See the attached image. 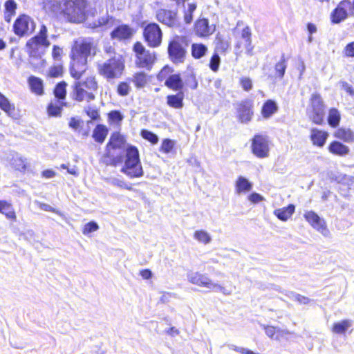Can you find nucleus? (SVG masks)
I'll use <instances>...</instances> for the list:
<instances>
[{
	"instance_id": "obj_26",
	"label": "nucleus",
	"mask_w": 354,
	"mask_h": 354,
	"mask_svg": "<svg viewBox=\"0 0 354 354\" xmlns=\"http://www.w3.org/2000/svg\"><path fill=\"white\" fill-rule=\"evenodd\" d=\"M28 83L32 93L38 95L44 94V84L41 79L30 76L28 80Z\"/></svg>"
},
{
	"instance_id": "obj_51",
	"label": "nucleus",
	"mask_w": 354,
	"mask_h": 354,
	"mask_svg": "<svg viewBox=\"0 0 354 354\" xmlns=\"http://www.w3.org/2000/svg\"><path fill=\"white\" fill-rule=\"evenodd\" d=\"M221 63L220 57L217 53H215L212 55L209 62V67L214 71L216 72L218 70L219 66Z\"/></svg>"
},
{
	"instance_id": "obj_5",
	"label": "nucleus",
	"mask_w": 354,
	"mask_h": 354,
	"mask_svg": "<svg viewBox=\"0 0 354 354\" xmlns=\"http://www.w3.org/2000/svg\"><path fill=\"white\" fill-rule=\"evenodd\" d=\"M188 46L189 40L187 37L179 35L174 37L169 42L167 48L170 60L174 64L184 62Z\"/></svg>"
},
{
	"instance_id": "obj_57",
	"label": "nucleus",
	"mask_w": 354,
	"mask_h": 354,
	"mask_svg": "<svg viewBox=\"0 0 354 354\" xmlns=\"http://www.w3.org/2000/svg\"><path fill=\"white\" fill-rule=\"evenodd\" d=\"M62 66L60 65L51 67L48 71L49 76H50L52 77H57L60 76L62 75Z\"/></svg>"
},
{
	"instance_id": "obj_31",
	"label": "nucleus",
	"mask_w": 354,
	"mask_h": 354,
	"mask_svg": "<svg viewBox=\"0 0 354 354\" xmlns=\"http://www.w3.org/2000/svg\"><path fill=\"white\" fill-rule=\"evenodd\" d=\"M335 136L344 142H351L354 141V133L349 129H338L335 133Z\"/></svg>"
},
{
	"instance_id": "obj_38",
	"label": "nucleus",
	"mask_w": 354,
	"mask_h": 354,
	"mask_svg": "<svg viewBox=\"0 0 354 354\" xmlns=\"http://www.w3.org/2000/svg\"><path fill=\"white\" fill-rule=\"evenodd\" d=\"M286 67V59L285 57V55L283 54L281 55V60L274 66V69L277 77L282 78L284 76Z\"/></svg>"
},
{
	"instance_id": "obj_64",
	"label": "nucleus",
	"mask_w": 354,
	"mask_h": 354,
	"mask_svg": "<svg viewBox=\"0 0 354 354\" xmlns=\"http://www.w3.org/2000/svg\"><path fill=\"white\" fill-rule=\"evenodd\" d=\"M342 88L346 91L349 95L354 96V88L352 86L346 82H342Z\"/></svg>"
},
{
	"instance_id": "obj_60",
	"label": "nucleus",
	"mask_w": 354,
	"mask_h": 354,
	"mask_svg": "<svg viewBox=\"0 0 354 354\" xmlns=\"http://www.w3.org/2000/svg\"><path fill=\"white\" fill-rule=\"evenodd\" d=\"M185 84L192 89H196L198 86V82L196 80L195 77L193 75L189 76L187 77V79L185 80Z\"/></svg>"
},
{
	"instance_id": "obj_49",
	"label": "nucleus",
	"mask_w": 354,
	"mask_h": 354,
	"mask_svg": "<svg viewBox=\"0 0 354 354\" xmlns=\"http://www.w3.org/2000/svg\"><path fill=\"white\" fill-rule=\"evenodd\" d=\"M141 135L143 138L149 140L152 144H156L158 142V136L148 130H142Z\"/></svg>"
},
{
	"instance_id": "obj_55",
	"label": "nucleus",
	"mask_w": 354,
	"mask_h": 354,
	"mask_svg": "<svg viewBox=\"0 0 354 354\" xmlns=\"http://www.w3.org/2000/svg\"><path fill=\"white\" fill-rule=\"evenodd\" d=\"M122 143V139L120 138L118 135H113L111 136V140L108 144V146H111L112 148H120Z\"/></svg>"
},
{
	"instance_id": "obj_41",
	"label": "nucleus",
	"mask_w": 354,
	"mask_h": 354,
	"mask_svg": "<svg viewBox=\"0 0 354 354\" xmlns=\"http://www.w3.org/2000/svg\"><path fill=\"white\" fill-rule=\"evenodd\" d=\"M132 82L137 87H143L147 82L146 74L142 72L136 73L133 77Z\"/></svg>"
},
{
	"instance_id": "obj_54",
	"label": "nucleus",
	"mask_w": 354,
	"mask_h": 354,
	"mask_svg": "<svg viewBox=\"0 0 354 354\" xmlns=\"http://www.w3.org/2000/svg\"><path fill=\"white\" fill-rule=\"evenodd\" d=\"M240 84L243 90L245 91H249L252 88V82L249 77H241L240 80Z\"/></svg>"
},
{
	"instance_id": "obj_47",
	"label": "nucleus",
	"mask_w": 354,
	"mask_h": 354,
	"mask_svg": "<svg viewBox=\"0 0 354 354\" xmlns=\"http://www.w3.org/2000/svg\"><path fill=\"white\" fill-rule=\"evenodd\" d=\"M12 165L16 170L19 171H23L26 168L24 160L19 156L13 158Z\"/></svg>"
},
{
	"instance_id": "obj_19",
	"label": "nucleus",
	"mask_w": 354,
	"mask_h": 354,
	"mask_svg": "<svg viewBox=\"0 0 354 354\" xmlns=\"http://www.w3.org/2000/svg\"><path fill=\"white\" fill-rule=\"evenodd\" d=\"M115 24V19L108 15H105L100 17L97 21H95L88 24V27L91 28H101L102 29H108L113 27Z\"/></svg>"
},
{
	"instance_id": "obj_42",
	"label": "nucleus",
	"mask_w": 354,
	"mask_h": 354,
	"mask_svg": "<svg viewBox=\"0 0 354 354\" xmlns=\"http://www.w3.org/2000/svg\"><path fill=\"white\" fill-rule=\"evenodd\" d=\"M196 9V5L195 3H188L187 8L185 10L184 21L186 24H190L193 20V12Z\"/></svg>"
},
{
	"instance_id": "obj_27",
	"label": "nucleus",
	"mask_w": 354,
	"mask_h": 354,
	"mask_svg": "<svg viewBox=\"0 0 354 354\" xmlns=\"http://www.w3.org/2000/svg\"><path fill=\"white\" fill-rule=\"evenodd\" d=\"M165 85L169 88L179 91L183 87V81L179 75H171L165 81Z\"/></svg>"
},
{
	"instance_id": "obj_63",
	"label": "nucleus",
	"mask_w": 354,
	"mask_h": 354,
	"mask_svg": "<svg viewBox=\"0 0 354 354\" xmlns=\"http://www.w3.org/2000/svg\"><path fill=\"white\" fill-rule=\"evenodd\" d=\"M292 295V297L294 298V299H295L296 301H297L300 304H308L309 302V299L304 297V296H301L300 295H298V294H295V293H291Z\"/></svg>"
},
{
	"instance_id": "obj_8",
	"label": "nucleus",
	"mask_w": 354,
	"mask_h": 354,
	"mask_svg": "<svg viewBox=\"0 0 354 354\" xmlns=\"http://www.w3.org/2000/svg\"><path fill=\"white\" fill-rule=\"evenodd\" d=\"M143 36L149 47L157 48L162 44V32L156 23L152 22L147 24L143 30Z\"/></svg>"
},
{
	"instance_id": "obj_32",
	"label": "nucleus",
	"mask_w": 354,
	"mask_h": 354,
	"mask_svg": "<svg viewBox=\"0 0 354 354\" xmlns=\"http://www.w3.org/2000/svg\"><path fill=\"white\" fill-rule=\"evenodd\" d=\"M65 104L63 101L54 100L48 106V113L52 116H59L61 115L62 106Z\"/></svg>"
},
{
	"instance_id": "obj_36",
	"label": "nucleus",
	"mask_w": 354,
	"mask_h": 354,
	"mask_svg": "<svg viewBox=\"0 0 354 354\" xmlns=\"http://www.w3.org/2000/svg\"><path fill=\"white\" fill-rule=\"evenodd\" d=\"M207 51V48L202 44H193L192 46V55L194 58L199 59L203 57Z\"/></svg>"
},
{
	"instance_id": "obj_50",
	"label": "nucleus",
	"mask_w": 354,
	"mask_h": 354,
	"mask_svg": "<svg viewBox=\"0 0 354 354\" xmlns=\"http://www.w3.org/2000/svg\"><path fill=\"white\" fill-rule=\"evenodd\" d=\"M108 183L113 186H116V187H121V188H124L128 190L132 189L131 187L129 186L124 181H123L119 178H111L109 180Z\"/></svg>"
},
{
	"instance_id": "obj_15",
	"label": "nucleus",
	"mask_w": 354,
	"mask_h": 354,
	"mask_svg": "<svg viewBox=\"0 0 354 354\" xmlns=\"http://www.w3.org/2000/svg\"><path fill=\"white\" fill-rule=\"evenodd\" d=\"M215 31V26L209 25L207 19H201L196 21L194 26V32L201 37H206Z\"/></svg>"
},
{
	"instance_id": "obj_1",
	"label": "nucleus",
	"mask_w": 354,
	"mask_h": 354,
	"mask_svg": "<svg viewBox=\"0 0 354 354\" xmlns=\"http://www.w3.org/2000/svg\"><path fill=\"white\" fill-rule=\"evenodd\" d=\"M86 0H45L44 8L57 18L75 24L83 22L86 18Z\"/></svg>"
},
{
	"instance_id": "obj_44",
	"label": "nucleus",
	"mask_w": 354,
	"mask_h": 354,
	"mask_svg": "<svg viewBox=\"0 0 354 354\" xmlns=\"http://www.w3.org/2000/svg\"><path fill=\"white\" fill-rule=\"evenodd\" d=\"M84 111L91 120H98L100 119L99 110L96 107L88 105L84 108Z\"/></svg>"
},
{
	"instance_id": "obj_6",
	"label": "nucleus",
	"mask_w": 354,
	"mask_h": 354,
	"mask_svg": "<svg viewBox=\"0 0 354 354\" xmlns=\"http://www.w3.org/2000/svg\"><path fill=\"white\" fill-rule=\"evenodd\" d=\"M124 68V64L120 57L109 59L97 65L99 74L109 80L119 78Z\"/></svg>"
},
{
	"instance_id": "obj_24",
	"label": "nucleus",
	"mask_w": 354,
	"mask_h": 354,
	"mask_svg": "<svg viewBox=\"0 0 354 354\" xmlns=\"http://www.w3.org/2000/svg\"><path fill=\"white\" fill-rule=\"evenodd\" d=\"M328 151L334 155L344 156L348 154L350 149L340 142L333 141L329 145Z\"/></svg>"
},
{
	"instance_id": "obj_9",
	"label": "nucleus",
	"mask_w": 354,
	"mask_h": 354,
	"mask_svg": "<svg viewBox=\"0 0 354 354\" xmlns=\"http://www.w3.org/2000/svg\"><path fill=\"white\" fill-rule=\"evenodd\" d=\"M251 149L252 153L259 158H266L269 156L270 140L268 137L257 134L252 140Z\"/></svg>"
},
{
	"instance_id": "obj_28",
	"label": "nucleus",
	"mask_w": 354,
	"mask_h": 354,
	"mask_svg": "<svg viewBox=\"0 0 354 354\" xmlns=\"http://www.w3.org/2000/svg\"><path fill=\"white\" fill-rule=\"evenodd\" d=\"M167 99V104L171 107L181 109L183 106L184 93L183 92H179L176 95H168Z\"/></svg>"
},
{
	"instance_id": "obj_29",
	"label": "nucleus",
	"mask_w": 354,
	"mask_h": 354,
	"mask_svg": "<svg viewBox=\"0 0 354 354\" xmlns=\"http://www.w3.org/2000/svg\"><path fill=\"white\" fill-rule=\"evenodd\" d=\"M108 134V129L102 124H97L93 132V138L99 142L102 143Z\"/></svg>"
},
{
	"instance_id": "obj_16",
	"label": "nucleus",
	"mask_w": 354,
	"mask_h": 354,
	"mask_svg": "<svg viewBox=\"0 0 354 354\" xmlns=\"http://www.w3.org/2000/svg\"><path fill=\"white\" fill-rule=\"evenodd\" d=\"M252 104L249 101L241 102L237 105V113L241 122L247 123L252 119Z\"/></svg>"
},
{
	"instance_id": "obj_10",
	"label": "nucleus",
	"mask_w": 354,
	"mask_h": 354,
	"mask_svg": "<svg viewBox=\"0 0 354 354\" xmlns=\"http://www.w3.org/2000/svg\"><path fill=\"white\" fill-rule=\"evenodd\" d=\"M95 54V46L89 39H83L76 41L72 48V57L85 59L87 61L88 57Z\"/></svg>"
},
{
	"instance_id": "obj_3",
	"label": "nucleus",
	"mask_w": 354,
	"mask_h": 354,
	"mask_svg": "<svg viewBox=\"0 0 354 354\" xmlns=\"http://www.w3.org/2000/svg\"><path fill=\"white\" fill-rule=\"evenodd\" d=\"M188 281L194 285L205 287L213 292H221L225 296H230L236 289V286L225 287L218 283L213 281L207 274L198 272H192L188 276Z\"/></svg>"
},
{
	"instance_id": "obj_52",
	"label": "nucleus",
	"mask_w": 354,
	"mask_h": 354,
	"mask_svg": "<svg viewBox=\"0 0 354 354\" xmlns=\"http://www.w3.org/2000/svg\"><path fill=\"white\" fill-rule=\"evenodd\" d=\"M108 118L109 120L117 123L120 122L124 118L122 114L119 111H111L108 114Z\"/></svg>"
},
{
	"instance_id": "obj_13",
	"label": "nucleus",
	"mask_w": 354,
	"mask_h": 354,
	"mask_svg": "<svg viewBox=\"0 0 354 354\" xmlns=\"http://www.w3.org/2000/svg\"><path fill=\"white\" fill-rule=\"evenodd\" d=\"M304 217L313 228L324 236L329 235L330 232L326 227L325 221L320 218L315 212L308 211L304 214Z\"/></svg>"
},
{
	"instance_id": "obj_18",
	"label": "nucleus",
	"mask_w": 354,
	"mask_h": 354,
	"mask_svg": "<svg viewBox=\"0 0 354 354\" xmlns=\"http://www.w3.org/2000/svg\"><path fill=\"white\" fill-rule=\"evenodd\" d=\"M72 59L73 62L70 68V73L73 77L78 80L86 71L87 61L84 58L82 59L72 57Z\"/></svg>"
},
{
	"instance_id": "obj_25",
	"label": "nucleus",
	"mask_w": 354,
	"mask_h": 354,
	"mask_svg": "<svg viewBox=\"0 0 354 354\" xmlns=\"http://www.w3.org/2000/svg\"><path fill=\"white\" fill-rule=\"evenodd\" d=\"M328 133L317 129L311 130L310 139L313 145L322 147L324 145L328 137Z\"/></svg>"
},
{
	"instance_id": "obj_59",
	"label": "nucleus",
	"mask_w": 354,
	"mask_h": 354,
	"mask_svg": "<svg viewBox=\"0 0 354 354\" xmlns=\"http://www.w3.org/2000/svg\"><path fill=\"white\" fill-rule=\"evenodd\" d=\"M248 200L252 203H257L264 200V198L256 192H253L248 196Z\"/></svg>"
},
{
	"instance_id": "obj_56",
	"label": "nucleus",
	"mask_w": 354,
	"mask_h": 354,
	"mask_svg": "<svg viewBox=\"0 0 354 354\" xmlns=\"http://www.w3.org/2000/svg\"><path fill=\"white\" fill-rule=\"evenodd\" d=\"M6 12L16 13L17 3L14 0H8L5 3Z\"/></svg>"
},
{
	"instance_id": "obj_11",
	"label": "nucleus",
	"mask_w": 354,
	"mask_h": 354,
	"mask_svg": "<svg viewBox=\"0 0 354 354\" xmlns=\"http://www.w3.org/2000/svg\"><path fill=\"white\" fill-rule=\"evenodd\" d=\"M310 118L315 124H320L325 115L324 104L320 95L313 94L310 98Z\"/></svg>"
},
{
	"instance_id": "obj_14",
	"label": "nucleus",
	"mask_w": 354,
	"mask_h": 354,
	"mask_svg": "<svg viewBox=\"0 0 354 354\" xmlns=\"http://www.w3.org/2000/svg\"><path fill=\"white\" fill-rule=\"evenodd\" d=\"M251 35L252 33L248 26L245 27L242 30L241 37L237 38V41L234 46L236 54H239L241 52V48L242 45L245 46L247 53L251 54L253 49L252 46Z\"/></svg>"
},
{
	"instance_id": "obj_45",
	"label": "nucleus",
	"mask_w": 354,
	"mask_h": 354,
	"mask_svg": "<svg viewBox=\"0 0 354 354\" xmlns=\"http://www.w3.org/2000/svg\"><path fill=\"white\" fill-rule=\"evenodd\" d=\"M0 108L7 113H10L14 110V106L10 103L9 100L1 93H0Z\"/></svg>"
},
{
	"instance_id": "obj_2",
	"label": "nucleus",
	"mask_w": 354,
	"mask_h": 354,
	"mask_svg": "<svg viewBox=\"0 0 354 354\" xmlns=\"http://www.w3.org/2000/svg\"><path fill=\"white\" fill-rule=\"evenodd\" d=\"M50 45L48 28L45 24H41L37 34L28 39L26 44V52L29 57L28 62L34 68L39 69L45 66L46 61L43 56Z\"/></svg>"
},
{
	"instance_id": "obj_62",
	"label": "nucleus",
	"mask_w": 354,
	"mask_h": 354,
	"mask_svg": "<svg viewBox=\"0 0 354 354\" xmlns=\"http://www.w3.org/2000/svg\"><path fill=\"white\" fill-rule=\"evenodd\" d=\"M133 50L136 53L137 56L147 51L144 46L140 42L135 44Z\"/></svg>"
},
{
	"instance_id": "obj_39",
	"label": "nucleus",
	"mask_w": 354,
	"mask_h": 354,
	"mask_svg": "<svg viewBox=\"0 0 354 354\" xmlns=\"http://www.w3.org/2000/svg\"><path fill=\"white\" fill-rule=\"evenodd\" d=\"M66 84L65 82L59 83L56 86L54 90V94L56 98L55 100L60 101H63L64 100H65L66 93Z\"/></svg>"
},
{
	"instance_id": "obj_17",
	"label": "nucleus",
	"mask_w": 354,
	"mask_h": 354,
	"mask_svg": "<svg viewBox=\"0 0 354 354\" xmlns=\"http://www.w3.org/2000/svg\"><path fill=\"white\" fill-rule=\"evenodd\" d=\"M95 95L87 90L80 84L75 82L73 86V98L79 102L86 101L91 102L95 99Z\"/></svg>"
},
{
	"instance_id": "obj_30",
	"label": "nucleus",
	"mask_w": 354,
	"mask_h": 354,
	"mask_svg": "<svg viewBox=\"0 0 354 354\" xmlns=\"http://www.w3.org/2000/svg\"><path fill=\"white\" fill-rule=\"evenodd\" d=\"M295 206L289 205L286 207L278 209L274 211V215L281 221H287L294 213Z\"/></svg>"
},
{
	"instance_id": "obj_43",
	"label": "nucleus",
	"mask_w": 354,
	"mask_h": 354,
	"mask_svg": "<svg viewBox=\"0 0 354 354\" xmlns=\"http://www.w3.org/2000/svg\"><path fill=\"white\" fill-rule=\"evenodd\" d=\"M1 213L4 214L8 219L12 221H16L17 219L15 209L12 207V205L10 202L7 203L6 206Z\"/></svg>"
},
{
	"instance_id": "obj_58",
	"label": "nucleus",
	"mask_w": 354,
	"mask_h": 354,
	"mask_svg": "<svg viewBox=\"0 0 354 354\" xmlns=\"http://www.w3.org/2000/svg\"><path fill=\"white\" fill-rule=\"evenodd\" d=\"M62 55V48L58 46H53L52 56L55 60H60Z\"/></svg>"
},
{
	"instance_id": "obj_53",
	"label": "nucleus",
	"mask_w": 354,
	"mask_h": 354,
	"mask_svg": "<svg viewBox=\"0 0 354 354\" xmlns=\"http://www.w3.org/2000/svg\"><path fill=\"white\" fill-rule=\"evenodd\" d=\"M174 142L169 139H165L162 141L161 150L165 153H169L174 147Z\"/></svg>"
},
{
	"instance_id": "obj_33",
	"label": "nucleus",
	"mask_w": 354,
	"mask_h": 354,
	"mask_svg": "<svg viewBox=\"0 0 354 354\" xmlns=\"http://www.w3.org/2000/svg\"><path fill=\"white\" fill-rule=\"evenodd\" d=\"M193 236L197 241L205 245L209 244L212 241L211 235L203 230L195 231Z\"/></svg>"
},
{
	"instance_id": "obj_34",
	"label": "nucleus",
	"mask_w": 354,
	"mask_h": 354,
	"mask_svg": "<svg viewBox=\"0 0 354 354\" xmlns=\"http://www.w3.org/2000/svg\"><path fill=\"white\" fill-rule=\"evenodd\" d=\"M352 325V321L344 319L340 322L335 323L333 327V332L337 334L345 333Z\"/></svg>"
},
{
	"instance_id": "obj_20",
	"label": "nucleus",
	"mask_w": 354,
	"mask_h": 354,
	"mask_svg": "<svg viewBox=\"0 0 354 354\" xmlns=\"http://www.w3.org/2000/svg\"><path fill=\"white\" fill-rule=\"evenodd\" d=\"M229 36L218 33L215 39V49L219 53L225 54L230 47Z\"/></svg>"
},
{
	"instance_id": "obj_61",
	"label": "nucleus",
	"mask_w": 354,
	"mask_h": 354,
	"mask_svg": "<svg viewBox=\"0 0 354 354\" xmlns=\"http://www.w3.org/2000/svg\"><path fill=\"white\" fill-rule=\"evenodd\" d=\"M344 54L346 57H354V41L346 45L344 48Z\"/></svg>"
},
{
	"instance_id": "obj_21",
	"label": "nucleus",
	"mask_w": 354,
	"mask_h": 354,
	"mask_svg": "<svg viewBox=\"0 0 354 354\" xmlns=\"http://www.w3.org/2000/svg\"><path fill=\"white\" fill-rule=\"evenodd\" d=\"M133 30L127 25H121L115 28L111 32V37L118 40L127 39L131 37Z\"/></svg>"
},
{
	"instance_id": "obj_12",
	"label": "nucleus",
	"mask_w": 354,
	"mask_h": 354,
	"mask_svg": "<svg viewBox=\"0 0 354 354\" xmlns=\"http://www.w3.org/2000/svg\"><path fill=\"white\" fill-rule=\"evenodd\" d=\"M156 19L161 24L172 28L180 27V23L175 10L160 8L156 12Z\"/></svg>"
},
{
	"instance_id": "obj_40",
	"label": "nucleus",
	"mask_w": 354,
	"mask_h": 354,
	"mask_svg": "<svg viewBox=\"0 0 354 354\" xmlns=\"http://www.w3.org/2000/svg\"><path fill=\"white\" fill-rule=\"evenodd\" d=\"M340 120V115L339 111L335 109H332L329 111L328 123L333 127H335L339 124Z\"/></svg>"
},
{
	"instance_id": "obj_22",
	"label": "nucleus",
	"mask_w": 354,
	"mask_h": 354,
	"mask_svg": "<svg viewBox=\"0 0 354 354\" xmlns=\"http://www.w3.org/2000/svg\"><path fill=\"white\" fill-rule=\"evenodd\" d=\"M252 189V183L243 176H239L235 182V192L238 195L249 192Z\"/></svg>"
},
{
	"instance_id": "obj_37",
	"label": "nucleus",
	"mask_w": 354,
	"mask_h": 354,
	"mask_svg": "<svg viewBox=\"0 0 354 354\" xmlns=\"http://www.w3.org/2000/svg\"><path fill=\"white\" fill-rule=\"evenodd\" d=\"M77 84H80L82 86H84L87 90H88L91 92H93L97 90V83L95 81V77H88L86 79L85 81H76Z\"/></svg>"
},
{
	"instance_id": "obj_46",
	"label": "nucleus",
	"mask_w": 354,
	"mask_h": 354,
	"mask_svg": "<svg viewBox=\"0 0 354 354\" xmlns=\"http://www.w3.org/2000/svg\"><path fill=\"white\" fill-rule=\"evenodd\" d=\"M131 91V86L127 82H121L118 84L117 92L121 96L127 95Z\"/></svg>"
},
{
	"instance_id": "obj_23",
	"label": "nucleus",
	"mask_w": 354,
	"mask_h": 354,
	"mask_svg": "<svg viewBox=\"0 0 354 354\" xmlns=\"http://www.w3.org/2000/svg\"><path fill=\"white\" fill-rule=\"evenodd\" d=\"M137 64L142 68H149L154 62L156 56L153 51L147 50L144 53L138 55Z\"/></svg>"
},
{
	"instance_id": "obj_7",
	"label": "nucleus",
	"mask_w": 354,
	"mask_h": 354,
	"mask_svg": "<svg viewBox=\"0 0 354 354\" xmlns=\"http://www.w3.org/2000/svg\"><path fill=\"white\" fill-rule=\"evenodd\" d=\"M36 24L32 18L26 15H19L13 25V31L19 37L31 35L35 30Z\"/></svg>"
},
{
	"instance_id": "obj_4",
	"label": "nucleus",
	"mask_w": 354,
	"mask_h": 354,
	"mask_svg": "<svg viewBox=\"0 0 354 354\" xmlns=\"http://www.w3.org/2000/svg\"><path fill=\"white\" fill-rule=\"evenodd\" d=\"M121 171L130 178H138L143 176L139 152L136 147L129 146L127 148L126 159Z\"/></svg>"
},
{
	"instance_id": "obj_48",
	"label": "nucleus",
	"mask_w": 354,
	"mask_h": 354,
	"mask_svg": "<svg viewBox=\"0 0 354 354\" xmlns=\"http://www.w3.org/2000/svg\"><path fill=\"white\" fill-rule=\"evenodd\" d=\"M98 228H99V226L95 222L91 221V222L86 223L84 226L82 233L84 235H88V234H90L91 232L97 231L98 230Z\"/></svg>"
},
{
	"instance_id": "obj_35",
	"label": "nucleus",
	"mask_w": 354,
	"mask_h": 354,
	"mask_svg": "<svg viewBox=\"0 0 354 354\" xmlns=\"http://www.w3.org/2000/svg\"><path fill=\"white\" fill-rule=\"evenodd\" d=\"M277 110V106L274 101L268 100L263 106L262 115L264 118H269Z\"/></svg>"
}]
</instances>
